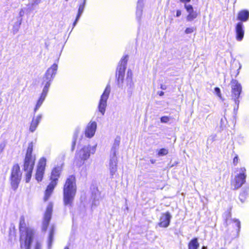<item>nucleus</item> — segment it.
Returning a JSON list of instances; mask_svg holds the SVG:
<instances>
[{"instance_id":"16","label":"nucleus","mask_w":249,"mask_h":249,"mask_svg":"<svg viewBox=\"0 0 249 249\" xmlns=\"http://www.w3.org/2000/svg\"><path fill=\"white\" fill-rule=\"evenodd\" d=\"M172 215L169 212L161 214L158 225L161 228H167L170 225Z\"/></svg>"},{"instance_id":"41","label":"nucleus","mask_w":249,"mask_h":249,"mask_svg":"<svg viewBox=\"0 0 249 249\" xmlns=\"http://www.w3.org/2000/svg\"><path fill=\"white\" fill-rule=\"evenodd\" d=\"M180 2L184 3V5L187 4V3L189 2L191 0H179Z\"/></svg>"},{"instance_id":"19","label":"nucleus","mask_w":249,"mask_h":249,"mask_svg":"<svg viewBox=\"0 0 249 249\" xmlns=\"http://www.w3.org/2000/svg\"><path fill=\"white\" fill-rule=\"evenodd\" d=\"M244 25L242 22H238L235 26L236 39L238 41H241L244 36Z\"/></svg>"},{"instance_id":"52","label":"nucleus","mask_w":249,"mask_h":249,"mask_svg":"<svg viewBox=\"0 0 249 249\" xmlns=\"http://www.w3.org/2000/svg\"><path fill=\"white\" fill-rule=\"evenodd\" d=\"M240 138L243 139V137H240L239 138Z\"/></svg>"},{"instance_id":"18","label":"nucleus","mask_w":249,"mask_h":249,"mask_svg":"<svg viewBox=\"0 0 249 249\" xmlns=\"http://www.w3.org/2000/svg\"><path fill=\"white\" fill-rule=\"evenodd\" d=\"M184 8L188 13L186 17L187 21H192L197 18V13L196 11L194 10L192 5L185 4L184 5Z\"/></svg>"},{"instance_id":"40","label":"nucleus","mask_w":249,"mask_h":249,"mask_svg":"<svg viewBox=\"0 0 249 249\" xmlns=\"http://www.w3.org/2000/svg\"><path fill=\"white\" fill-rule=\"evenodd\" d=\"M181 15V11L180 10H178L176 12V17H179Z\"/></svg>"},{"instance_id":"35","label":"nucleus","mask_w":249,"mask_h":249,"mask_svg":"<svg viewBox=\"0 0 249 249\" xmlns=\"http://www.w3.org/2000/svg\"><path fill=\"white\" fill-rule=\"evenodd\" d=\"M214 92L218 97H221V92L220 89L219 88H215Z\"/></svg>"},{"instance_id":"12","label":"nucleus","mask_w":249,"mask_h":249,"mask_svg":"<svg viewBox=\"0 0 249 249\" xmlns=\"http://www.w3.org/2000/svg\"><path fill=\"white\" fill-rule=\"evenodd\" d=\"M127 62V56L126 55L121 59L117 70L116 77L118 80V84L119 87L123 86L122 84L124 82V77Z\"/></svg>"},{"instance_id":"36","label":"nucleus","mask_w":249,"mask_h":249,"mask_svg":"<svg viewBox=\"0 0 249 249\" xmlns=\"http://www.w3.org/2000/svg\"><path fill=\"white\" fill-rule=\"evenodd\" d=\"M5 147V143L4 142H2L0 144V155L3 152Z\"/></svg>"},{"instance_id":"43","label":"nucleus","mask_w":249,"mask_h":249,"mask_svg":"<svg viewBox=\"0 0 249 249\" xmlns=\"http://www.w3.org/2000/svg\"><path fill=\"white\" fill-rule=\"evenodd\" d=\"M160 88L162 90H165L166 89V86L165 85H161Z\"/></svg>"},{"instance_id":"28","label":"nucleus","mask_w":249,"mask_h":249,"mask_svg":"<svg viewBox=\"0 0 249 249\" xmlns=\"http://www.w3.org/2000/svg\"><path fill=\"white\" fill-rule=\"evenodd\" d=\"M168 153V150L166 148H161L158 150V156L159 157L167 155Z\"/></svg>"},{"instance_id":"5","label":"nucleus","mask_w":249,"mask_h":249,"mask_svg":"<svg viewBox=\"0 0 249 249\" xmlns=\"http://www.w3.org/2000/svg\"><path fill=\"white\" fill-rule=\"evenodd\" d=\"M247 170L245 167L237 168L234 171V177L231 181V185L234 190H237L246 183Z\"/></svg>"},{"instance_id":"9","label":"nucleus","mask_w":249,"mask_h":249,"mask_svg":"<svg viewBox=\"0 0 249 249\" xmlns=\"http://www.w3.org/2000/svg\"><path fill=\"white\" fill-rule=\"evenodd\" d=\"M95 146H91L89 145H85L77 151L75 158L85 161L89 158L90 154H94L95 153Z\"/></svg>"},{"instance_id":"4","label":"nucleus","mask_w":249,"mask_h":249,"mask_svg":"<svg viewBox=\"0 0 249 249\" xmlns=\"http://www.w3.org/2000/svg\"><path fill=\"white\" fill-rule=\"evenodd\" d=\"M120 141V137H117L115 139L110 151L108 169L111 178H113L117 171L118 158L117 154L119 148Z\"/></svg>"},{"instance_id":"27","label":"nucleus","mask_w":249,"mask_h":249,"mask_svg":"<svg viewBox=\"0 0 249 249\" xmlns=\"http://www.w3.org/2000/svg\"><path fill=\"white\" fill-rule=\"evenodd\" d=\"M21 21L22 19L20 18L19 20L14 23L12 29V31L14 34H16L18 32L21 24Z\"/></svg>"},{"instance_id":"21","label":"nucleus","mask_w":249,"mask_h":249,"mask_svg":"<svg viewBox=\"0 0 249 249\" xmlns=\"http://www.w3.org/2000/svg\"><path fill=\"white\" fill-rule=\"evenodd\" d=\"M42 115L40 114L33 117L29 127V131L30 132H34L36 130L42 119Z\"/></svg>"},{"instance_id":"10","label":"nucleus","mask_w":249,"mask_h":249,"mask_svg":"<svg viewBox=\"0 0 249 249\" xmlns=\"http://www.w3.org/2000/svg\"><path fill=\"white\" fill-rule=\"evenodd\" d=\"M231 96L232 99L234 101L235 104L238 106L239 100H238L242 92V86L238 81L235 79H232L231 82Z\"/></svg>"},{"instance_id":"34","label":"nucleus","mask_w":249,"mask_h":249,"mask_svg":"<svg viewBox=\"0 0 249 249\" xmlns=\"http://www.w3.org/2000/svg\"><path fill=\"white\" fill-rule=\"evenodd\" d=\"M195 30L194 27H189L187 28L185 30V33L186 34L192 33Z\"/></svg>"},{"instance_id":"29","label":"nucleus","mask_w":249,"mask_h":249,"mask_svg":"<svg viewBox=\"0 0 249 249\" xmlns=\"http://www.w3.org/2000/svg\"><path fill=\"white\" fill-rule=\"evenodd\" d=\"M232 222L235 226L237 228V234H238L241 228L240 222L239 221V220L236 219H233Z\"/></svg>"},{"instance_id":"22","label":"nucleus","mask_w":249,"mask_h":249,"mask_svg":"<svg viewBox=\"0 0 249 249\" xmlns=\"http://www.w3.org/2000/svg\"><path fill=\"white\" fill-rule=\"evenodd\" d=\"M144 0H138L137 2L136 17V19L139 22H141V18L142 15V10L144 6Z\"/></svg>"},{"instance_id":"48","label":"nucleus","mask_w":249,"mask_h":249,"mask_svg":"<svg viewBox=\"0 0 249 249\" xmlns=\"http://www.w3.org/2000/svg\"><path fill=\"white\" fill-rule=\"evenodd\" d=\"M239 69L238 70L237 74L239 73V70L241 68V67H242L241 64L240 63H239Z\"/></svg>"},{"instance_id":"44","label":"nucleus","mask_w":249,"mask_h":249,"mask_svg":"<svg viewBox=\"0 0 249 249\" xmlns=\"http://www.w3.org/2000/svg\"><path fill=\"white\" fill-rule=\"evenodd\" d=\"M78 20H75L74 22H73V27H72V29L74 28V27L76 25L77 22H78Z\"/></svg>"},{"instance_id":"25","label":"nucleus","mask_w":249,"mask_h":249,"mask_svg":"<svg viewBox=\"0 0 249 249\" xmlns=\"http://www.w3.org/2000/svg\"><path fill=\"white\" fill-rule=\"evenodd\" d=\"M199 246L197 238L192 239L188 244V249H197Z\"/></svg>"},{"instance_id":"20","label":"nucleus","mask_w":249,"mask_h":249,"mask_svg":"<svg viewBox=\"0 0 249 249\" xmlns=\"http://www.w3.org/2000/svg\"><path fill=\"white\" fill-rule=\"evenodd\" d=\"M49 89L43 87L40 96L37 100L36 107L34 108L35 112H36L42 105L47 95Z\"/></svg>"},{"instance_id":"51","label":"nucleus","mask_w":249,"mask_h":249,"mask_svg":"<svg viewBox=\"0 0 249 249\" xmlns=\"http://www.w3.org/2000/svg\"><path fill=\"white\" fill-rule=\"evenodd\" d=\"M64 249H69L68 247H66Z\"/></svg>"},{"instance_id":"37","label":"nucleus","mask_w":249,"mask_h":249,"mask_svg":"<svg viewBox=\"0 0 249 249\" xmlns=\"http://www.w3.org/2000/svg\"><path fill=\"white\" fill-rule=\"evenodd\" d=\"M238 160H239V159H238V157L237 155H236L233 159V163L234 164V166H236L237 165V164H238Z\"/></svg>"},{"instance_id":"47","label":"nucleus","mask_w":249,"mask_h":249,"mask_svg":"<svg viewBox=\"0 0 249 249\" xmlns=\"http://www.w3.org/2000/svg\"><path fill=\"white\" fill-rule=\"evenodd\" d=\"M155 161H156V160H154V159H151V160H150V162H151V163H152V164L155 163Z\"/></svg>"},{"instance_id":"23","label":"nucleus","mask_w":249,"mask_h":249,"mask_svg":"<svg viewBox=\"0 0 249 249\" xmlns=\"http://www.w3.org/2000/svg\"><path fill=\"white\" fill-rule=\"evenodd\" d=\"M237 18L241 22L247 21L249 19V11L247 10H242L239 11Z\"/></svg>"},{"instance_id":"8","label":"nucleus","mask_w":249,"mask_h":249,"mask_svg":"<svg viewBox=\"0 0 249 249\" xmlns=\"http://www.w3.org/2000/svg\"><path fill=\"white\" fill-rule=\"evenodd\" d=\"M22 174L18 164L14 165L11 170L10 183L12 189L16 191L21 179Z\"/></svg>"},{"instance_id":"17","label":"nucleus","mask_w":249,"mask_h":249,"mask_svg":"<svg viewBox=\"0 0 249 249\" xmlns=\"http://www.w3.org/2000/svg\"><path fill=\"white\" fill-rule=\"evenodd\" d=\"M97 129V123L95 122H90L87 125L85 134L86 137L91 138L95 134Z\"/></svg>"},{"instance_id":"50","label":"nucleus","mask_w":249,"mask_h":249,"mask_svg":"<svg viewBox=\"0 0 249 249\" xmlns=\"http://www.w3.org/2000/svg\"><path fill=\"white\" fill-rule=\"evenodd\" d=\"M19 15L20 16H22V13L21 11L20 12Z\"/></svg>"},{"instance_id":"31","label":"nucleus","mask_w":249,"mask_h":249,"mask_svg":"<svg viewBox=\"0 0 249 249\" xmlns=\"http://www.w3.org/2000/svg\"><path fill=\"white\" fill-rule=\"evenodd\" d=\"M86 2V0H84L83 2L79 5L78 11V13L82 14L85 9Z\"/></svg>"},{"instance_id":"49","label":"nucleus","mask_w":249,"mask_h":249,"mask_svg":"<svg viewBox=\"0 0 249 249\" xmlns=\"http://www.w3.org/2000/svg\"><path fill=\"white\" fill-rule=\"evenodd\" d=\"M201 249H207V247L203 246V247H202Z\"/></svg>"},{"instance_id":"24","label":"nucleus","mask_w":249,"mask_h":249,"mask_svg":"<svg viewBox=\"0 0 249 249\" xmlns=\"http://www.w3.org/2000/svg\"><path fill=\"white\" fill-rule=\"evenodd\" d=\"M249 194V187H245L242 189L239 196V198L241 201V202H244L247 196H248Z\"/></svg>"},{"instance_id":"14","label":"nucleus","mask_w":249,"mask_h":249,"mask_svg":"<svg viewBox=\"0 0 249 249\" xmlns=\"http://www.w3.org/2000/svg\"><path fill=\"white\" fill-rule=\"evenodd\" d=\"M46 164V159L42 158L39 160L36 173V179L38 182L41 181L43 178Z\"/></svg>"},{"instance_id":"13","label":"nucleus","mask_w":249,"mask_h":249,"mask_svg":"<svg viewBox=\"0 0 249 249\" xmlns=\"http://www.w3.org/2000/svg\"><path fill=\"white\" fill-rule=\"evenodd\" d=\"M132 72L131 70H128L127 72V77L125 81V85L124 87L121 86L124 88V90L126 91L129 95H131L134 88V84L132 80ZM122 86H123L122 84Z\"/></svg>"},{"instance_id":"6","label":"nucleus","mask_w":249,"mask_h":249,"mask_svg":"<svg viewBox=\"0 0 249 249\" xmlns=\"http://www.w3.org/2000/svg\"><path fill=\"white\" fill-rule=\"evenodd\" d=\"M61 171V169L60 167H55L52 170L51 176V181L48 185L45 192V196L44 197V200L45 201H47L49 199L53 192L54 188L56 186L58 178L59 177Z\"/></svg>"},{"instance_id":"46","label":"nucleus","mask_w":249,"mask_h":249,"mask_svg":"<svg viewBox=\"0 0 249 249\" xmlns=\"http://www.w3.org/2000/svg\"><path fill=\"white\" fill-rule=\"evenodd\" d=\"M159 94L160 96H161L162 95H164V92L163 91H160L159 93Z\"/></svg>"},{"instance_id":"53","label":"nucleus","mask_w":249,"mask_h":249,"mask_svg":"<svg viewBox=\"0 0 249 249\" xmlns=\"http://www.w3.org/2000/svg\"><path fill=\"white\" fill-rule=\"evenodd\" d=\"M221 122H222V121H223V119H221Z\"/></svg>"},{"instance_id":"3","label":"nucleus","mask_w":249,"mask_h":249,"mask_svg":"<svg viewBox=\"0 0 249 249\" xmlns=\"http://www.w3.org/2000/svg\"><path fill=\"white\" fill-rule=\"evenodd\" d=\"M33 143L32 142L28 144L24 159L23 169L26 173V182H29L32 177V173L34 166L36 157L32 155Z\"/></svg>"},{"instance_id":"1","label":"nucleus","mask_w":249,"mask_h":249,"mask_svg":"<svg viewBox=\"0 0 249 249\" xmlns=\"http://www.w3.org/2000/svg\"><path fill=\"white\" fill-rule=\"evenodd\" d=\"M20 247L21 249H30L35 232L30 227H27L24 216L19 218Z\"/></svg>"},{"instance_id":"33","label":"nucleus","mask_w":249,"mask_h":249,"mask_svg":"<svg viewBox=\"0 0 249 249\" xmlns=\"http://www.w3.org/2000/svg\"><path fill=\"white\" fill-rule=\"evenodd\" d=\"M215 139H216V135L213 134V135H212L210 136L207 140V144H208L209 142H210V143L213 142V141H214L215 140Z\"/></svg>"},{"instance_id":"38","label":"nucleus","mask_w":249,"mask_h":249,"mask_svg":"<svg viewBox=\"0 0 249 249\" xmlns=\"http://www.w3.org/2000/svg\"><path fill=\"white\" fill-rule=\"evenodd\" d=\"M41 244L39 242H36L35 246V249H41Z\"/></svg>"},{"instance_id":"42","label":"nucleus","mask_w":249,"mask_h":249,"mask_svg":"<svg viewBox=\"0 0 249 249\" xmlns=\"http://www.w3.org/2000/svg\"><path fill=\"white\" fill-rule=\"evenodd\" d=\"M81 15H82V14H79V13H78L75 20H78L79 19V18H80Z\"/></svg>"},{"instance_id":"32","label":"nucleus","mask_w":249,"mask_h":249,"mask_svg":"<svg viewBox=\"0 0 249 249\" xmlns=\"http://www.w3.org/2000/svg\"><path fill=\"white\" fill-rule=\"evenodd\" d=\"M171 119V117L169 116H163L160 118V121L163 123H168Z\"/></svg>"},{"instance_id":"39","label":"nucleus","mask_w":249,"mask_h":249,"mask_svg":"<svg viewBox=\"0 0 249 249\" xmlns=\"http://www.w3.org/2000/svg\"><path fill=\"white\" fill-rule=\"evenodd\" d=\"M41 0H32V2L31 3L32 6L34 5H37L39 4Z\"/></svg>"},{"instance_id":"45","label":"nucleus","mask_w":249,"mask_h":249,"mask_svg":"<svg viewBox=\"0 0 249 249\" xmlns=\"http://www.w3.org/2000/svg\"><path fill=\"white\" fill-rule=\"evenodd\" d=\"M78 20H75L74 22H73V27H72V29L74 28V27L76 25L77 22H78Z\"/></svg>"},{"instance_id":"11","label":"nucleus","mask_w":249,"mask_h":249,"mask_svg":"<svg viewBox=\"0 0 249 249\" xmlns=\"http://www.w3.org/2000/svg\"><path fill=\"white\" fill-rule=\"evenodd\" d=\"M110 86L108 84L106 86L103 94L101 95L100 97V99L98 106V108L99 111L103 115H104L106 111V108L107 106V100L110 94Z\"/></svg>"},{"instance_id":"7","label":"nucleus","mask_w":249,"mask_h":249,"mask_svg":"<svg viewBox=\"0 0 249 249\" xmlns=\"http://www.w3.org/2000/svg\"><path fill=\"white\" fill-rule=\"evenodd\" d=\"M57 68V65L54 63L46 71L42 83L44 88L49 89L51 83L56 74Z\"/></svg>"},{"instance_id":"2","label":"nucleus","mask_w":249,"mask_h":249,"mask_svg":"<svg viewBox=\"0 0 249 249\" xmlns=\"http://www.w3.org/2000/svg\"><path fill=\"white\" fill-rule=\"evenodd\" d=\"M77 190L75 178L70 176L66 179L63 187V201L65 205L71 206Z\"/></svg>"},{"instance_id":"26","label":"nucleus","mask_w":249,"mask_h":249,"mask_svg":"<svg viewBox=\"0 0 249 249\" xmlns=\"http://www.w3.org/2000/svg\"><path fill=\"white\" fill-rule=\"evenodd\" d=\"M54 228L52 227L51 231H50L49 239H48V249H50L51 248V246L53 241V238L54 235Z\"/></svg>"},{"instance_id":"15","label":"nucleus","mask_w":249,"mask_h":249,"mask_svg":"<svg viewBox=\"0 0 249 249\" xmlns=\"http://www.w3.org/2000/svg\"><path fill=\"white\" fill-rule=\"evenodd\" d=\"M53 204L50 203L47 206L46 212L45 213L43 221L42 223V230L46 231L49 225L50 221L51 219L53 211Z\"/></svg>"},{"instance_id":"54","label":"nucleus","mask_w":249,"mask_h":249,"mask_svg":"<svg viewBox=\"0 0 249 249\" xmlns=\"http://www.w3.org/2000/svg\"><path fill=\"white\" fill-rule=\"evenodd\" d=\"M68 0H66V1H68Z\"/></svg>"},{"instance_id":"30","label":"nucleus","mask_w":249,"mask_h":249,"mask_svg":"<svg viewBox=\"0 0 249 249\" xmlns=\"http://www.w3.org/2000/svg\"><path fill=\"white\" fill-rule=\"evenodd\" d=\"M79 129L77 128L75 130L74 135H73V142H72V147L73 148L75 145V142L76 140L77 139V138L78 137V134L79 133Z\"/></svg>"}]
</instances>
